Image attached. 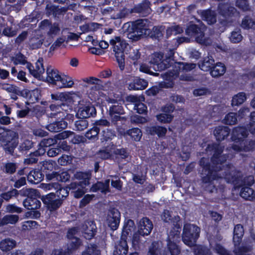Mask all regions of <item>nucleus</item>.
I'll list each match as a JSON object with an SVG mask.
<instances>
[{"instance_id": "5", "label": "nucleus", "mask_w": 255, "mask_h": 255, "mask_svg": "<svg viewBox=\"0 0 255 255\" xmlns=\"http://www.w3.org/2000/svg\"><path fill=\"white\" fill-rule=\"evenodd\" d=\"M20 195L26 197L23 201V206L28 210H34L41 206V195L37 189L32 188H22L19 190Z\"/></svg>"}, {"instance_id": "9", "label": "nucleus", "mask_w": 255, "mask_h": 255, "mask_svg": "<svg viewBox=\"0 0 255 255\" xmlns=\"http://www.w3.org/2000/svg\"><path fill=\"white\" fill-rule=\"evenodd\" d=\"M205 26L203 25H198L190 21L187 25L185 34L190 37H194L196 41L200 44L205 42Z\"/></svg>"}, {"instance_id": "15", "label": "nucleus", "mask_w": 255, "mask_h": 255, "mask_svg": "<svg viewBox=\"0 0 255 255\" xmlns=\"http://www.w3.org/2000/svg\"><path fill=\"white\" fill-rule=\"evenodd\" d=\"M35 65V66L34 67L30 62L27 63L26 68L31 75L35 78H37L43 74L45 71L43 58L39 57Z\"/></svg>"}, {"instance_id": "18", "label": "nucleus", "mask_w": 255, "mask_h": 255, "mask_svg": "<svg viewBox=\"0 0 255 255\" xmlns=\"http://www.w3.org/2000/svg\"><path fill=\"white\" fill-rule=\"evenodd\" d=\"M56 163L53 161L44 160L42 162L41 170L46 177L47 180H51L54 179L56 171H54Z\"/></svg>"}, {"instance_id": "46", "label": "nucleus", "mask_w": 255, "mask_h": 255, "mask_svg": "<svg viewBox=\"0 0 255 255\" xmlns=\"http://www.w3.org/2000/svg\"><path fill=\"white\" fill-rule=\"evenodd\" d=\"M116 136L114 129L106 128L102 130L101 140L102 142L111 140Z\"/></svg>"}, {"instance_id": "37", "label": "nucleus", "mask_w": 255, "mask_h": 255, "mask_svg": "<svg viewBox=\"0 0 255 255\" xmlns=\"http://www.w3.org/2000/svg\"><path fill=\"white\" fill-rule=\"evenodd\" d=\"M240 195L246 200L254 201L255 200V192L251 187L242 186Z\"/></svg>"}, {"instance_id": "4", "label": "nucleus", "mask_w": 255, "mask_h": 255, "mask_svg": "<svg viewBox=\"0 0 255 255\" xmlns=\"http://www.w3.org/2000/svg\"><path fill=\"white\" fill-rule=\"evenodd\" d=\"M110 43L112 46L113 53L118 66L120 70L122 71L125 68V48L128 44L121 36H115L110 40Z\"/></svg>"}, {"instance_id": "21", "label": "nucleus", "mask_w": 255, "mask_h": 255, "mask_svg": "<svg viewBox=\"0 0 255 255\" xmlns=\"http://www.w3.org/2000/svg\"><path fill=\"white\" fill-rule=\"evenodd\" d=\"M231 132L230 128L227 126L216 127L213 131L214 135L217 141L221 142L226 139Z\"/></svg>"}, {"instance_id": "28", "label": "nucleus", "mask_w": 255, "mask_h": 255, "mask_svg": "<svg viewBox=\"0 0 255 255\" xmlns=\"http://www.w3.org/2000/svg\"><path fill=\"white\" fill-rule=\"evenodd\" d=\"M180 248L179 246L170 239L167 240V245L163 251V255H179Z\"/></svg>"}, {"instance_id": "62", "label": "nucleus", "mask_w": 255, "mask_h": 255, "mask_svg": "<svg viewBox=\"0 0 255 255\" xmlns=\"http://www.w3.org/2000/svg\"><path fill=\"white\" fill-rule=\"evenodd\" d=\"M90 191L93 192L100 191L101 193L104 194L108 193L107 190L103 185L102 181H97L96 183L93 184L90 188Z\"/></svg>"}, {"instance_id": "55", "label": "nucleus", "mask_w": 255, "mask_h": 255, "mask_svg": "<svg viewBox=\"0 0 255 255\" xmlns=\"http://www.w3.org/2000/svg\"><path fill=\"white\" fill-rule=\"evenodd\" d=\"M67 244V252L69 253H72L74 251L77 250L81 245V240L79 238L71 240Z\"/></svg>"}, {"instance_id": "56", "label": "nucleus", "mask_w": 255, "mask_h": 255, "mask_svg": "<svg viewBox=\"0 0 255 255\" xmlns=\"http://www.w3.org/2000/svg\"><path fill=\"white\" fill-rule=\"evenodd\" d=\"M241 26L245 29H255V21L249 15H246L242 20Z\"/></svg>"}, {"instance_id": "26", "label": "nucleus", "mask_w": 255, "mask_h": 255, "mask_svg": "<svg viewBox=\"0 0 255 255\" xmlns=\"http://www.w3.org/2000/svg\"><path fill=\"white\" fill-rule=\"evenodd\" d=\"M148 133L151 136L157 135L159 138H164L167 132L165 127L159 125H154L148 128Z\"/></svg>"}, {"instance_id": "39", "label": "nucleus", "mask_w": 255, "mask_h": 255, "mask_svg": "<svg viewBox=\"0 0 255 255\" xmlns=\"http://www.w3.org/2000/svg\"><path fill=\"white\" fill-rule=\"evenodd\" d=\"M100 89V85L96 84L92 86L87 91L88 96L92 101L96 102L99 100Z\"/></svg>"}, {"instance_id": "32", "label": "nucleus", "mask_w": 255, "mask_h": 255, "mask_svg": "<svg viewBox=\"0 0 255 255\" xmlns=\"http://www.w3.org/2000/svg\"><path fill=\"white\" fill-rule=\"evenodd\" d=\"M51 97L52 102L58 101L61 103L60 104H58L57 105L51 104L50 106V108L51 111H56L57 110H58L60 108H61L62 105H64L63 102L67 100L68 96L66 94H64V93H57L54 94H51Z\"/></svg>"}, {"instance_id": "8", "label": "nucleus", "mask_w": 255, "mask_h": 255, "mask_svg": "<svg viewBox=\"0 0 255 255\" xmlns=\"http://www.w3.org/2000/svg\"><path fill=\"white\" fill-rule=\"evenodd\" d=\"M0 141L5 152L12 155L18 143V134L11 130L4 131L0 133Z\"/></svg>"}, {"instance_id": "49", "label": "nucleus", "mask_w": 255, "mask_h": 255, "mask_svg": "<svg viewBox=\"0 0 255 255\" xmlns=\"http://www.w3.org/2000/svg\"><path fill=\"white\" fill-rule=\"evenodd\" d=\"M237 114L233 112H230L227 114L223 120V123L228 125H234L237 123Z\"/></svg>"}, {"instance_id": "54", "label": "nucleus", "mask_w": 255, "mask_h": 255, "mask_svg": "<svg viewBox=\"0 0 255 255\" xmlns=\"http://www.w3.org/2000/svg\"><path fill=\"white\" fill-rule=\"evenodd\" d=\"M127 133L132 140L135 141H139L142 136L141 130L138 128H134L128 130Z\"/></svg>"}, {"instance_id": "40", "label": "nucleus", "mask_w": 255, "mask_h": 255, "mask_svg": "<svg viewBox=\"0 0 255 255\" xmlns=\"http://www.w3.org/2000/svg\"><path fill=\"white\" fill-rule=\"evenodd\" d=\"M45 12L47 16L52 15L53 17H56L62 13V10L58 6H56L51 3H48L46 5Z\"/></svg>"}, {"instance_id": "45", "label": "nucleus", "mask_w": 255, "mask_h": 255, "mask_svg": "<svg viewBox=\"0 0 255 255\" xmlns=\"http://www.w3.org/2000/svg\"><path fill=\"white\" fill-rule=\"evenodd\" d=\"M156 120L161 124H167L172 122L174 119L173 114H166L161 112L156 116Z\"/></svg>"}, {"instance_id": "2", "label": "nucleus", "mask_w": 255, "mask_h": 255, "mask_svg": "<svg viewBox=\"0 0 255 255\" xmlns=\"http://www.w3.org/2000/svg\"><path fill=\"white\" fill-rule=\"evenodd\" d=\"M150 23V21L147 19H139L125 23L122 29L129 38L138 40L141 36H146Z\"/></svg>"}, {"instance_id": "63", "label": "nucleus", "mask_w": 255, "mask_h": 255, "mask_svg": "<svg viewBox=\"0 0 255 255\" xmlns=\"http://www.w3.org/2000/svg\"><path fill=\"white\" fill-rule=\"evenodd\" d=\"M242 142L244 147V151L249 152L255 149V140L245 139Z\"/></svg>"}, {"instance_id": "34", "label": "nucleus", "mask_w": 255, "mask_h": 255, "mask_svg": "<svg viewBox=\"0 0 255 255\" xmlns=\"http://www.w3.org/2000/svg\"><path fill=\"white\" fill-rule=\"evenodd\" d=\"M227 70L225 65L221 62L215 63L210 72L211 76L213 78H219L223 76Z\"/></svg>"}, {"instance_id": "33", "label": "nucleus", "mask_w": 255, "mask_h": 255, "mask_svg": "<svg viewBox=\"0 0 255 255\" xmlns=\"http://www.w3.org/2000/svg\"><path fill=\"white\" fill-rule=\"evenodd\" d=\"M74 178L79 181L75 182L81 186H88L90 184L91 175L88 172L77 171L74 175Z\"/></svg>"}, {"instance_id": "1", "label": "nucleus", "mask_w": 255, "mask_h": 255, "mask_svg": "<svg viewBox=\"0 0 255 255\" xmlns=\"http://www.w3.org/2000/svg\"><path fill=\"white\" fill-rule=\"evenodd\" d=\"M224 149V147L219 143L209 144L206 150L213 152L210 159L211 162H206L204 158H202L199 161V164L202 167L200 173L201 181L203 184H208L212 187V189L208 190L210 192H212L215 188L213 181L221 177L218 172L223 170V164L228 158V155L223 154Z\"/></svg>"}, {"instance_id": "16", "label": "nucleus", "mask_w": 255, "mask_h": 255, "mask_svg": "<svg viewBox=\"0 0 255 255\" xmlns=\"http://www.w3.org/2000/svg\"><path fill=\"white\" fill-rule=\"evenodd\" d=\"M67 126V122L63 118L60 120L56 119L55 120L51 119L50 123L46 126V128L50 132H58L65 129Z\"/></svg>"}, {"instance_id": "58", "label": "nucleus", "mask_w": 255, "mask_h": 255, "mask_svg": "<svg viewBox=\"0 0 255 255\" xmlns=\"http://www.w3.org/2000/svg\"><path fill=\"white\" fill-rule=\"evenodd\" d=\"M162 250L157 242H153L149 248L148 255H161Z\"/></svg>"}, {"instance_id": "51", "label": "nucleus", "mask_w": 255, "mask_h": 255, "mask_svg": "<svg viewBox=\"0 0 255 255\" xmlns=\"http://www.w3.org/2000/svg\"><path fill=\"white\" fill-rule=\"evenodd\" d=\"M166 37L168 38L172 35H177L183 32V28L179 25H176L167 27L166 29Z\"/></svg>"}, {"instance_id": "29", "label": "nucleus", "mask_w": 255, "mask_h": 255, "mask_svg": "<svg viewBox=\"0 0 255 255\" xmlns=\"http://www.w3.org/2000/svg\"><path fill=\"white\" fill-rule=\"evenodd\" d=\"M96 115L97 111L95 107L90 104L81 108L76 116L79 115L87 119L90 117H95Z\"/></svg>"}, {"instance_id": "25", "label": "nucleus", "mask_w": 255, "mask_h": 255, "mask_svg": "<svg viewBox=\"0 0 255 255\" xmlns=\"http://www.w3.org/2000/svg\"><path fill=\"white\" fill-rule=\"evenodd\" d=\"M165 30V26L164 25H157L153 26L152 29L149 28L146 37H149L154 40H159L163 37Z\"/></svg>"}, {"instance_id": "43", "label": "nucleus", "mask_w": 255, "mask_h": 255, "mask_svg": "<svg viewBox=\"0 0 255 255\" xmlns=\"http://www.w3.org/2000/svg\"><path fill=\"white\" fill-rule=\"evenodd\" d=\"M78 120L75 122L74 129L77 131H82L88 126L87 119L79 116Z\"/></svg>"}, {"instance_id": "12", "label": "nucleus", "mask_w": 255, "mask_h": 255, "mask_svg": "<svg viewBox=\"0 0 255 255\" xmlns=\"http://www.w3.org/2000/svg\"><path fill=\"white\" fill-rule=\"evenodd\" d=\"M163 55L159 53L153 54L150 61V64L155 71H161L171 67L169 58L163 59Z\"/></svg>"}, {"instance_id": "59", "label": "nucleus", "mask_w": 255, "mask_h": 255, "mask_svg": "<svg viewBox=\"0 0 255 255\" xmlns=\"http://www.w3.org/2000/svg\"><path fill=\"white\" fill-rule=\"evenodd\" d=\"M57 139L55 138H47L42 139L39 145L42 148H47L50 146H55Z\"/></svg>"}, {"instance_id": "13", "label": "nucleus", "mask_w": 255, "mask_h": 255, "mask_svg": "<svg viewBox=\"0 0 255 255\" xmlns=\"http://www.w3.org/2000/svg\"><path fill=\"white\" fill-rule=\"evenodd\" d=\"M121 216V213L117 208L113 207L109 210L107 215V223L112 230L115 231L119 228Z\"/></svg>"}, {"instance_id": "36", "label": "nucleus", "mask_w": 255, "mask_h": 255, "mask_svg": "<svg viewBox=\"0 0 255 255\" xmlns=\"http://www.w3.org/2000/svg\"><path fill=\"white\" fill-rule=\"evenodd\" d=\"M215 63L214 58L211 57H205L199 63V68L204 71H209L211 70L212 67Z\"/></svg>"}, {"instance_id": "31", "label": "nucleus", "mask_w": 255, "mask_h": 255, "mask_svg": "<svg viewBox=\"0 0 255 255\" xmlns=\"http://www.w3.org/2000/svg\"><path fill=\"white\" fill-rule=\"evenodd\" d=\"M45 175L40 169H32L30 170L27 175V181L34 184H38L42 181Z\"/></svg>"}, {"instance_id": "57", "label": "nucleus", "mask_w": 255, "mask_h": 255, "mask_svg": "<svg viewBox=\"0 0 255 255\" xmlns=\"http://www.w3.org/2000/svg\"><path fill=\"white\" fill-rule=\"evenodd\" d=\"M101 128L94 126L91 129H89L85 133V137L89 139H98V134L100 133Z\"/></svg>"}, {"instance_id": "47", "label": "nucleus", "mask_w": 255, "mask_h": 255, "mask_svg": "<svg viewBox=\"0 0 255 255\" xmlns=\"http://www.w3.org/2000/svg\"><path fill=\"white\" fill-rule=\"evenodd\" d=\"M43 153H40L39 150H36L33 152H31L27 158L24 159V163L26 164H32L36 163L38 160V157L42 155Z\"/></svg>"}, {"instance_id": "35", "label": "nucleus", "mask_w": 255, "mask_h": 255, "mask_svg": "<svg viewBox=\"0 0 255 255\" xmlns=\"http://www.w3.org/2000/svg\"><path fill=\"white\" fill-rule=\"evenodd\" d=\"M244 235V229L241 224L236 225L234 229L233 242L235 247L239 246L242 241Z\"/></svg>"}, {"instance_id": "27", "label": "nucleus", "mask_w": 255, "mask_h": 255, "mask_svg": "<svg viewBox=\"0 0 255 255\" xmlns=\"http://www.w3.org/2000/svg\"><path fill=\"white\" fill-rule=\"evenodd\" d=\"M48 186L49 189L54 188L56 190L55 193L58 199H62L63 201L69 195V192L67 189L63 187L57 182L50 183Z\"/></svg>"}, {"instance_id": "48", "label": "nucleus", "mask_w": 255, "mask_h": 255, "mask_svg": "<svg viewBox=\"0 0 255 255\" xmlns=\"http://www.w3.org/2000/svg\"><path fill=\"white\" fill-rule=\"evenodd\" d=\"M82 255H101V251L96 244H90L82 252Z\"/></svg>"}, {"instance_id": "11", "label": "nucleus", "mask_w": 255, "mask_h": 255, "mask_svg": "<svg viewBox=\"0 0 255 255\" xmlns=\"http://www.w3.org/2000/svg\"><path fill=\"white\" fill-rule=\"evenodd\" d=\"M125 113L123 107L118 103H117V105L110 106L109 110V115L112 124L117 126L119 121L126 122L127 118L126 117L122 116Z\"/></svg>"}, {"instance_id": "17", "label": "nucleus", "mask_w": 255, "mask_h": 255, "mask_svg": "<svg viewBox=\"0 0 255 255\" xmlns=\"http://www.w3.org/2000/svg\"><path fill=\"white\" fill-rule=\"evenodd\" d=\"M243 176L239 171H232L226 173L225 179L227 183H231L235 189L241 187Z\"/></svg>"}, {"instance_id": "52", "label": "nucleus", "mask_w": 255, "mask_h": 255, "mask_svg": "<svg viewBox=\"0 0 255 255\" xmlns=\"http://www.w3.org/2000/svg\"><path fill=\"white\" fill-rule=\"evenodd\" d=\"M33 142L31 140L26 139L21 143L18 147V150L22 154L27 153L33 147Z\"/></svg>"}, {"instance_id": "30", "label": "nucleus", "mask_w": 255, "mask_h": 255, "mask_svg": "<svg viewBox=\"0 0 255 255\" xmlns=\"http://www.w3.org/2000/svg\"><path fill=\"white\" fill-rule=\"evenodd\" d=\"M201 17L202 20L206 22L208 25H213L217 21V14L215 11L210 8L202 11Z\"/></svg>"}, {"instance_id": "10", "label": "nucleus", "mask_w": 255, "mask_h": 255, "mask_svg": "<svg viewBox=\"0 0 255 255\" xmlns=\"http://www.w3.org/2000/svg\"><path fill=\"white\" fill-rule=\"evenodd\" d=\"M40 199L50 212L56 211L63 204V200L58 199L56 194L53 192L41 195Z\"/></svg>"}, {"instance_id": "6", "label": "nucleus", "mask_w": 255, "mask_h": 255, "mask_svg": "<svg viewBox=\"0 0 255 255\" xmlns=\"http://www.w3.org/2000/svg\"><path fill=\"white\" fill-rule=\"evenodd\" d=\"M255 134V112L250 114V122L248 128L244 126H239L234 128L231 134V139L234 142H242L248 137L249 132Z\"/></svg>"}, {"instance_id": "7", "label": "nucleus", "mask_w": 255, "mask_h": 255, "mask_svg": "<svg viewBox=\"0 0 255 255\" xmlns=\"http://www.w3.org/2000/svg\"><path fill=\"white\" fill-rule=\"evenodd\" d=\"M200 228L196 225L185 224L181 236L182 242L189 247L195 246L200 237Z\"/></svg>"}, {"instance_id": "22", "label": "nucleus", "mask_w": 255, "mask_h": 255, "mask_svg": "<svg viewBox=\"0 0 255 255\" xmlns=\"http://www.w3.org/2000/svg\"><path fill=\"white\" fill-rule=\"evenodd\" d=\"M87 186H81L76 182H71L69 185L70 190H72L71 194L76 199L82 198L88 192Z\"/></svg>"}, {"instance_id": "60", "label": "nucleus", "mask_w": 255, "mask_h": 255, "mask_svg": "<svg viewBox=\"0 0 255 255\" xmlns=\"http://www.w3.org/2000/svg\"><path fill=\"white\" fill-rule=\"evenodd\" d=\"M73 156L71 155L62 154L58 159V163L61 166H66L72 163Z\"/></svg>"}, {"instance_id": "23", "label": "nucleus", "mask_w": 255, "mask_h": 255, "mask_svg": "<svg viewBox=\"0 0 255 255\" xmlns=\"http://www.w3.org/2000/svg\"><path fill=\"white\" fill-rule=\"evenodd\" d=\"M127 238L121 237L120 240L115 247L114 255H127L128 252Z\"/></svg>"}, {"instance_id": "24", "label": "nucleus", "mask_w": 255, "mask_h": 255, "mask_svg": "<svg viewBox=\"0 0 255 255\" xmlns=\"http://www.w3.org/2000/svg\"><path fill=\"white\" fill-rule=\"evenodd\" d=\"M148 82L147 80L135 77L132 81L128 84V89L130 90H142L148 86Z\"/></svg>"}, {"instance_id": "50", "label": "nucleus", "mask_w": 255, "mask_h": 255, "mask_svg": "<svg viewBox=\"0 0 255 255\" xmlns=\"http://www.w3.org/2000/svg\"><path fill=\"white\" fill-rule=\"evenodd\" d=\"M70 174L68 170L59 171L55 173L53 180L62 182H66L70 180Z\"/></svg>"}, {"instance_id": "42", "label": "nucleus", "mask_w": 255, "mask_h": 255, "mask_svg": "<svg viewBox=\"0 0 255 255\" xmlns=\"http://www.w3.org/2000/svg\"><path fill=\"white\" fill-rule=\"evenodd\" d=\"M134 228L135 226L133 221L128 219L124 224L121 237L128 239L129 234L131 233Z\"/></svg>"}, {"instance_id": "44", "label": "nucleus", "mask_w": 255, "mask_h": 255, "mask_svg": "<svg viewBox=\"0 0 255 255\" xmlns=\"http://www.w3.org/2000/svg\"><path fill=\"white\" fill-rule=\"evenodd\" d=\"M246 95L244 92H239L233 97L231 105L233 107L239 106L243 104L246 100Z\"/></svg>"}, {"instance_id": "3", "label": "nucleus", "mask_w": 255, "mask_h": 255, "mask_svg": "<svg viewBox=\"0 0 255 255\" xmlns=\"http://www.w3.org/2000/svg\"><path fill=\"white\" fill-rule=\"evenodd\" d=\"M46 73V81L57 88H71L74 85L71 77L64 74L61 75L57 69L47 67Z\"/></svg>"}, {"instance_id": "64", "label": "nucleus", "mask_w": 255, "mask_h": 255, "mask_svg": "<svg viewBox=\"0 0 255 255\" xmlns=\"http://www.w3.org/2000/svg\"><path fill=\"white\" fill-rule=\"evenodd\" d=\"M195 255H212L210 250L205 246H199L194 249Z\"/></svg>"}, {"instance_id": "41", "label": "nucleus", "mask_w": 255, "mask_h": 255, "mask_svg": "<svg viewBox=\"0 0 255 255\" xmlns=\"http://www.w3.org/2000/svg\"><path fill=\"white\" fill-rule=\"evenodd\" d=\"M15 241L10 239H5L0 242V249L1 251L7 252L11 250L16 246Z\"/></svg>"}, {"instance_id": "53", "label": "nucleus", "mask_w": 255, "mask_h": 255, "mask_svg": "<svg viewBox=\"0 0 255 255\" xmlns=\"http://www.w3.org/2000/svg\"><path fill=\"white\" fill-rule=\"evenodd\" d=\"M41 90L36 88L32 90H30L29 101L31 103H35L38 102L41 97Z\"/></svg>"}, {"instance_id": "61", "label": "nucleus", "mask_w": 255, "mask_h": 255, "mask_svg": "<svg viewBox=\"0 0 255 255\" xmlns=\"http://www.w3.org/2000/svg\"><path fill=\"white\" fill-rule=\"evenodd\" d=\"M250 0H236V5L243 11H247L250 10L249 4Z\"/></svg>"}, {"instance_id": "19", "label": "nucleus", "mask_w": 255, "mask_h": 255, "mask_svg": "<svg viewBox=\"0 0 255 255\" xmlns=\"http://www.w3.org/2000/svg\"><path fill=\"white\" fill-rule=\"evenodd\" d=\"M153 229V224L147 217H143L139 221L138 226V233L141 236L148 235Z\"/></svg>"}, {"instance_id": "38", "label": "nucleus", "mask_w": 255, "mask_h": 255, "mask_svg": "<svg viewBox=\"0 0 255 255\" xmlns=\"http://www.w3.org/2000/svg\"><path fill=\"white\" fill-rule=\"evenodd\" d=\"M18 195H20V192L16 189H12L7 192L1 193L0 194V208L4 200L7 202L13 197H17Z\"/></svg>"}, {"instance_id": "14", "label": "nucleus", "mask_w": 255, "mask_h": 255, "mask_svg": "<svg viewBox=\"0 0 255 255\" xmlns=\"http://www.w3.org/2000/svg\"><path fill=\"white\" fill-rule=\"evenodd\" d=\"M151 3L149 0H143L141 2L134 5L131 12L138 13L142 16H147L151 13Z\"/></svg>"}, {"instance_id": "20", "label": "nucleus", "mask_w": 255, "mask_h": 255, "mask_svg": "<svg viewBox=\"0 0 255 255\" xmlns=\"http://www.w3.org/2000/svg\"><path fill=\"white\" fill-rule=\"evenodd\" d=\"M219 13L226 18L233 17L237 9L228 2L220 3L218 6Z\"/></svg>"}]
</instances>
